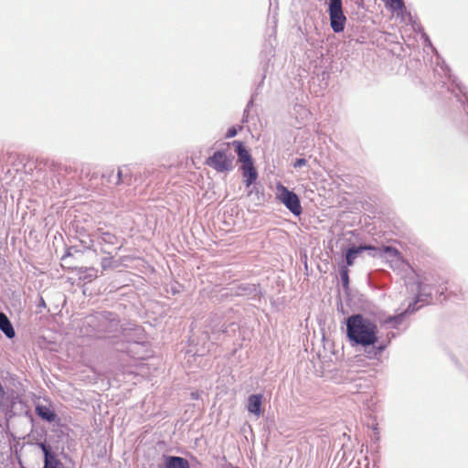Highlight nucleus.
Segmentation results:
<instances>
[{
  "instance_id": "393cba45",
  "label": "nucleus",
  "mask_w": 468,
  "mask_h": 468,
  "mask_svg": "<svg viewBox=\"0 0 468 468\" xmlns=\"http://www.w3.org/2000/svg\"><path fill=\"white\" fill-rule=\"evenodd\" d=\"M40 305H45V302H44V300H43V299H41Z\"/></svg>"
},
{
  "instance_id": "f3484780",
  "label": "nucleus",
  "mask_w": 468,
  "mask_h": 468,
  "mask_svg": "<svg viewBox=\"0 0 468 468\" xmlns=\"http://www.w3.org/2000/svg\"><path fill=\"white\" fill-rule=\"evenodd\" d=\"M403 314H400L395 315V316H389L385 320V323L386 324H391V323L399 324L402 320Z\"/></svg>"
},
{
  "instance_id": "1a4fd4ad",
  "label": "nucleus",
  "mask_w": 468,
  "mask_h": 468,
  "mask_svg": "<svg viewBox=\"0 0 468 468\" xmlns=\"http://www.w3.org/2000/svg\"><path fill=\"white\" fill-rule=\"evenodd\" d=\"M165 468H190L187 460L177 456H165Z\"/></svg>"
},
{
  "instance_id": "6e6552de",
  "label": "nucleus",
  "mask_w": 468,
  "mask_h": 468,
  "mask_svg": "<svg viewBox=\"0 0 468 468\" xmlns=\"http://www.w3.org/2000/svg\"><path fill=\"white\" fill-rule=\"evenodd\" d=\"M263 396L261 394L250 395L248 398V410L249 412L261 416L262 414L261 404Z\"/></svg>"
},
{
  "instance_id": "39448f33",
  "label": "nucleus",
  "mask_w": 468,
  "mask_h": 468,
  "mask_svg": "<svg viewBox=\"0 0 468 468\" xmlns=\"http://www.w3.org/2000/svg\"><path fill=\"white\" fill-rule=\"evenodd\" d=\"M39 447L45 457L44 468H62L61 462L57 458L56 454L52 452L50 446L45 443H39Z\"/></svg>"
},
{
  "instance_id": "9b49d317",
  "label": "nucleus",
  "mask_w": 468,
  "mask_h": 468,
  "mask_svg": "<svg viewBox=\"0 0 468 468\" xmlns=\"http://www.w3.org/2000/svg\"><path fill=\"white\" fill-rule=\"evenodd\" d=\"M0 329L8 338H13L16 335L11 322L4 313H0Z\"/></svg>"
},
{
  "instance_id": "aec40b11",
  "label": "nucleus",
  "mask_w": 468,
  "mask_h": 468,
  "mask_svg": "<svg viewBox=\"0 0 468 468\" xmlns=\"http://www.w3.org/2000/svg\"><path fill=\"white\" fill-rule=\"evenodd\" d=\"M435 282L439 285V286H441V285H444L447 283V281L441 277H438V279L435 281Z\"/></svg>"
},
{
  "instance_id": "dca6fc26",
  "label": "nucleus",
  "mask_w": 468,
  "mask_h": 468,
  "mask_svg": "<svg viewBox=\"0 0 468 468\" xmlns=\"http://www.w3.org/2000/svg\"><path fill=\"white\" fill-rule=\"evenodd\" d=\"M386 5H388L393 11H401L403 8L402 0H384Z\"/></svg>"
},
{
  "instance_id": "20e7f679",
  "label": "nucleus",
  "mask_w": 468,
  "mask_h": 468,
  "mask_svg": "<svg viewBox=\"0 0 468 468\" xmlns=\"http://www.w3.org/2000/svg\"><path fill=\"white\" fill-rule=\"evenodd\" d=\"M328 13L333 31L335 33L344 31L346 17L343 12L342 0H329Z\"/></svg>"
},
{
  "instance_id": "423d86ee",
  "label": "nucleus",
  "mask_w": 468,
  "mask_h": 468,
  "mask_svg": "<svg viewBox=\"0 0 468 468\" xmlns=\"http://www.w3.org/2000/svg\"><path fill=\"white\" fill-rule=\"evenodd\" d=\"M243 180L247 187L252 185L258 178V172L252 163L240 165Z\"/></svg>"
},
{
  "instance_id": "2eb2a0df",
  "label": "nucleus",
  "mask_w": 468,
  "mask_h": 468,
  "mask_svg": "<svg viewBox=\"0 0 468 468\" xmlns=\"http://www.w3.org/2000/svg\"><path fill=\"white\" fill-rule=\"evenodd\" d=\"M101 239L104 244L116 245L118 243V237L109 231L101 232Z\"/></svg>"
},
{
  "instance_id": "ddd939ff",
  "label": "nucleus",
  "mask_w": 468,
  "mask_h": 468,
  "mask_svg": "<svg viewBox=\"0 0 468 468\" xmlns=\"http://www.w3.org/2000/svg\"><path fill=\"white\" fill-rule=\"evenodd\" d=\"M382 250L388 254V257L391 261H394L396 262H403L404 261L401 253L396 248H393L390 246H385L382 248Z\"/></svg>"
},
{
  "instance_id": "a878e982",
  "label": "nucleus",
  "mask_w": 468,
  "mask_h": 468,
  "mask_svg": "<svg viewBox=\"0 0 468 468\" xmlns=\"http://www.w3.org/2000/svg\"><path fill=\"white\" fill-rule=\"evenodd\" d=\"M40 305H45V302H44V300H43V299H41Z\"/></svg>"
},
{
  "instance_id": "5701e85b",
  "label": "nucleus",
  "mask_w": 468,
  "mask_h": 468,
  "mask_svg": "<svg viewBox=\"0 0 468 468\" xmlns=\"http://www.w3.org/2000/svg\"><path fill=\"white\" fill-rule=\"evenodd\" d=\"M108 261H109V259H107V258L102 260V267L103 268H106V262H108Z\"/></svg>"
},
{
  "instance_id": "412c9836",
  "label": "nucleus",
  "mask_w": 468,
  "mask_h": 468,
  "mask_svg": "<svg viewBox=\"0 0 468 468\" xmlns=\"http://www.w3.org/2000/svg\"><path fill=\"white\" fill-rule=\"evenodd\" d=\"M419 290L421 291V292H424L426 290V284H424V282H419Z\"/></svg>"
},
{
  "instance_id": "9d476101",
  "label": "nucleus",
  "mask_w": 468,
  "mask_h": 468,
  "mask_svg": "<svg viewBox=\"0 0 468 468\" xmlns=\"http://www.w3.org/2000/svg\"><path fill=\"white\" fill-rule=\"evenodd\" d=\"M375 250V247L370 246V245H365V246L354 247V248L349 249L346 254V264L348 266L353 265L357 255L360 252H362L363 250Z\"/></svg>"
},
{
  "instance_id": "f8f14e48",
  "label": "nucleus",
  "mask_w": 468,
  "mask_h": 468,
  "mask_svg": "<svg viewBox=\"0 0 468 468\" xmlns=\"http://www.w3.org/2000/svg\"><path fill=\"white\" fill-rule=\"evenodd\" d=\"M37 414L43 420H46L49 422H52L56 420V414L54 411L48 406L38 405L36 407Z\"/></svg>"
},
{
  "instance_id": "4be33fe9",
  "label": "nucleus",
  "mask_w": 468,
  "mask_h": 468,
  "mask_svg": "<svg viewBox=\"0 0 468 468\" xmlns=\"http://www.w3.org/2000/svg\"><path fill=\"white\" fill-rule=\"evenodd\" d=\"M303 164H305V160H304V159H298V160L296 161L295 165H296V166H297V165H303Z\"/></svg>"
},
{
  "instance_id": "6ab92c4d",
  "label": "nucleus",
  "mask_w": 468,
  "mask_h": 468,
  "mask_svg": "<svg viewBox=\"0 0 468 468\" xmlns=\"http://www.w3.org/2000/svg\"><path fill=\"white\" fill-rule=\"evenodd\" d=\"M237 134V130L234 127H231L228 130L226 137L227 138H232Z\"/></svg>"
},
{
  "instance_id": "7ed1b4c3",
  "label": "nucleus",
  "mask_w": 468,
  "mask_h": 468,
  "mask_svg": "<svg viewBox=\"0 0 468 468\" xmlns=\"http://www.w3.org/2000/svg\"><path fill=\"white\" fill-rule=\"evenodd\" d=\"M234 156L228 150H218L209 156L205 164L218 173H225L233 169Z\"/></svg>"
},
{
  "instance_id": "0eeeda50",
  "label": "nucleus",
  "mask_w": 468,
  "mask_h": 468,
  "mask_svg": "<svg viewBox=\"0 0 468 468\" xmlns=\"http://www.w3.org/2000/svg\"><path fill=\"white\" fill-rule=\"evenodd\" d=\"M229 144L235 147L236 153L238 154V159L241 163V165L253 162L251 154H250L249 150L246 149L242 142L235 140Z\"/></svg>"
},
{
  "instance_id": "f257e3e1",
  "label": "nucleus",
  "mask_w": 468,
  "mask_h": 468,
  "mask_svg": "<svg viewBox=\"0 0 468 468\" xmlns=\"http://www.w3.org/2000/svg\"><path fill=\"white\" fill-rule=\"evenodd\" d=\"M346 336L354 345L373 347L367 351V357L378 358L386 349V345L376 346L378 342V325L363 314H353L346 319Z\"/></svg>"
},
{
  "instance_id": "a211bd4d",
  "label": "nucleus",
  "mask_w": 468,
  "mask_h": 468,
  "mask_svg": "<svg viewBox=\"0 0 468 468\" xmlns=\"http://www.w3.org/2000/svg\"><path fill=\"white\" fill-rule=\"evenodd\" d=\"M341 279H342V282L345 285H347L348 283V273H347V270H344L342 272H341Z\"/></svg>"
},
{
  "instance_id": "4468645a",
  "label": "nucleus",
  "mask_w": 468,
  "mask_h": 468,
  "mask_svg": "<svg viewBox=\"0 0 468 468\" xmlns=\"http://www.w3.org/2000/svg\"><path fill=\"white\" fill-rule=\"evenodd\" d=\"M103 176L107 178L109 183H112L115 186H120L123 183L122 171L120 168H118L116 175H114L113 171H111L107 176Z\"/></svg>"
},
{
  "instance_id": "b1692460",
  "label": "nucleus",
  "mask_w": 468,
  "mask_h": 468,
  "mask_svg": "<svg viewBox=\"0 0 468 468\" xmlns=\"http://www.w3.org/2000/svg\"><path fill=\"white\" fill-rule=\"evenodd\" d=\"M445 291H446V287H442L441 290L438 289L437 292H440L441 294H442V293H444Z\"/></svg>"
},
{
  "instance_id": "f03ea898",
  "label": "nucleus",
  "mask_w": 468,
  "mask_h": 468,
  "mask_svg": "<svg viewBox=\"0 0 468 468\" xmlns=\"http://www.w3.org/2000/svg\"><path fill=\"white\" fill-rule=\"evenodd\" d=\"M276 198L282 203L293 215L302 214V207L298 196L290 191L282 183L276 184Z\"/></svg>"
}]
</instances>
